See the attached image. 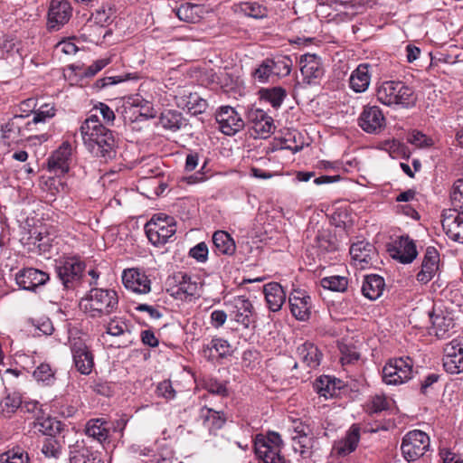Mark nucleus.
<instances>
[{
    "label": "nucleus",
    "mask_w": 463,
    "mask_h": 463,
    "mask_svg": "<svg viewBox=\"0 0 463 463\" xmlns=\"http://www.w3.org/2000/svg\"><path fill=\"white\" fill-rule=\"evenodd\" d=\"M350 254L353 260L360 264V269H364L373 265L375 248L369 242L358 241L352 244Z\"/></svg>",
    "instance_id": "26"
},
{
    "label": "nucleus",
    "mask_w": 463,
    "mask_h": 463,
    "mask_svg": "<svg viewBox=\"0 0 463 463\" xmlns=\"http://www.w3.org/2000/svg\"><path fill=\"white\" fill-rule=\"evenodd\" d=\"M267 117V113L260 109H250L248 111V119L251 124V127H254L259 124V122L263 121Z\"/></svg>",
    "instance_id": "62"
},
{
    "label": "nucleus",
    "mask_w": 463,
    "mask_h": 463,
    "mask_svg": "<svg viewBox=\"0 0 463 463\" xmlns=\"http://www.w3.org/2000/svg\"><path fill=\"white\" fill-rule=\"evenodd\" d=\"M109 62H110L109 59L97 60L91 65L88 66L83 71V72L81 73V76L87 77V78L93 77L99 71H100L103 68H105Z\"/></svg>",
    "instance_id": "60"
},
{
    "label": "nucleus",
    "mask_w": 463,
    "mask_h": 463,
    "mask_svg": "<svg viewBox=\"0 0 463 463\" xmlns=\"http://www.w3.org/2000/svg\"><path fill=\"white\" fill-rule=\"evenodd\" d=\"M269 64L274 76H288L291 71L292 60L288 56H281L269 59Z\"/></svg>",
    "instance_id": "45"
},
{
    "label": "nucleus",
    "mask_w": 463,
    "mask_h": 463,
    "mask_svg": "<svg viewBox=\"0 0 463 463\" xmlns=\"http://www.w3.org/2000/svg\"><path fill=\"white\" fill-rule=\"evenodd\" d=\"M90 114H97L99 117L101 115L107 124L113 123L116 118L114 111L107 104L101 102L91 109Z\"/></svg>",
    "instance_id": "59"
},
{
    "label": "nucleus",
    "mask_w": 463,
    "mask_h": 463,
    "mask_svg": "<svg viewBox=\"0 0 463 463\" xmlns=\"http://www.w3.org/2000/svg\"><path fill=\"white\" fill-rule=\"evenodd\" d=\"M450 201L454 207L463 210V178L454 182L450 190Z\"/></svg>",
    "instance_id": "55"
},
{
    "label": "nucleus",
    "mask_w": 463,
    "mask_h": 463,
    "mask_svg": "<svg viewBox=\"0 0 463 463\" xmlns=\"http://www.w3.org/2000/svg\"><path fill=\"white\" fill-rule=\"evenodd\" d=\"M107 334L112 336L120 337L117 342L112 344L118 348L128 347L131 343V332L128 328V325L120 320H111L107 326Z\"/></svg>",
    "instance_id": "29"
},
{
    "label": "nucleus",
    "mask_w": 463,
    "mask_h": 463,
    "mask_svg": "<svg viewBox=\"0 0 463 463\" xmlns=\"http://www.w3.org/2000/svg\"><path fill=\"white\" fill-rule=\"evenodd\" d=\"M80 133L88 149L105 161L115 158L117 142L113 132L107 128L97 114H90L81 124Z\"/></svg>",
    "instance_id": "1"
},
{
    "label": "nucleus",
    "mask_w": 463,
    "mask_h": 463,
    "mask_svg": "<svg viewBox=\"0 0 463 463\" xmlns=\"http://www.w3.org/2000/svg\"><path fill=\"white\" fill-rule=\"evenodd\" d=\"M159 124L165 129L171 131H177L184 126H186V120L182 116V113L177 110H165L161 113L159 118Z\"/></svg>",
    "instance_id": "33"
},
{
    "label": "nucleus",
    "mask_w": 463,
    "mask_h": 463,
    "mask_svg": "<svg viewBox=\"0 0 463 463\" xmlns=\"http://www.w3.org/2000/svg\"><path fill=\"white\" fill-rule=\"evenodd\" d=\"M218 128L227 136H233L244 127V121L238 112L230 106L221 107L215 114Z\"/></svg>",
    "instance_id": "11"
},
{
    "label": "nucleus",
    "mask_w": 463,
    "mask_h": 463,
    "mask_svg": "<svg viewBox=\"0 0 463 463\" xmlns=\"http://www.w3.org/2000/svg\"><path fill=\"white\" fill-rule=\"evenodd\" d=\"M283 441L280 435L269 431L266 436L257 435L254 442V450L260 463H286L281 455Z\"/></svg>",
    "instance_id": "4"
},
{
    "label": "nucleus",
    "mask_w": 463,
    "mask_h": 463,
    "mask_svg": "<svg viewBox=\"0 0 463 463\" xmlns=\"http://www.w3.org/2000/svg\"><path fill=\"white\" fill-rule=\"evenodd\" d=\"M439 260V255L438 250L434 247H428L422 260L421 269L434 276L438 269Z\"/></svg>",
    "instance_id": "47"
},
{
    "label": "nucleus",
    "mask_w": 463,
    "mask_h": 463,
    "mask_svg": "<svg viewBox=\"0 0 463 463\" xmlns=\"http://www.w3.org/2000/svg\"><path fill=\"white\" fill-rule=\"evenodd\" d=\"M443 214L442 228L449 239L463 243V212L456 209Z\"/></svg>",
    "instance_id": "19"
},
{
    "label": "nucleus",
    "mask_w": 463,
    "mask_h": 463,
    "mask_svg": "<svg viewBox=\"0 0 463 463\" xmlns=\"http://www.w3.org/2000/svg\"><path fill=\"white\" fill-rule=\"evenodd\" d=\"M71 160V146L69 142H64L48 158V169L50 172H53L56 175H63L69 171Z\"/></svg>",
    "instance_id": "16"
},
{
    "label": "nucleus",
    "mask_w": 463,
    "mask_h": 463,
    "mask_svg": "<svg viewBox=\"0 0 463 463\" xmlns=\"http://www.w3.org/2000/svg\"><path fill=\"white\" fill-rule=\"evenodd\" d=\"M429 315L431 320V331L430 334H434L438 338L449 336V331L455 326L453 318L449 316H445L443 313L436 314L430 312Z\"/></svg>",
    "instance_id": "28"
},
{
    "label": "nucleus",
    "mask_w": 463,
    "mask_h": 463,
    "mask_svg": "<svg viewBox=\"0 0 463 463\" xmlns=\"http://www.w3.org/2000/svg\"><path fill=\"white\" fill-rule=\"evenodd\" d=\"M237 12L255 19H261L268 15V9L257 2L240 3L237 6Z\"/></svg>",
    "instance_id": "37"
},
{
    "label": "nucleus",
    "mask_w": 463,
    "mask_h": 463,
    "mask_svg": "<svg viewBox=\"0 0 463 463\" xmlns=\"http://www.w3.org/2000/svg\"><path fill=\"white\" fill-rule=\"evenodd\" d=\"M376 282V274H369L364 277L361 291L364 297L370 300L376 299L373 283Z\"/></svg>",
    "instance_id": "56"
},
{
    "label": "nucleus",
    "mask_w": 463,
    "mask_h": 463,
    "mask_svg": "<svg viewBox=\"0 0 463 463\" xmlns=\"http://www.w3.org/2000/svg\"><path fill=\"white\" fill-rule=\"evenodd\" d=\"M71 353L77 371L81 374H90L94 366V359L91 351L86 344L81 341L73 343Z\"/></svg>",
    "instance_id": "17"
},
{
    "label": "nucleus",
    "mask_w": 463,
    "mask_h": 463,
    "mask_svg": "<svg viewBox=\"0 0 463 463\" xmlns=\"http://www.w3.org/2000/svg\"><path fill=\"white\" fill-rule=\"evenodd\" d=\"M189 255L199 262L207 260L208 248L204 242H200L190 250Z\"/></svg>",
    "instance_id": "61"
},
{
    "label": "nucleus",
    "mask_w": 463,
    "mask_h": 463,
    "mask_svg": "<svg viewBox=\"0 0 463 463\" xmlns=\"http://www.w3.org/2000/svg\"><path fill=\"white\" fill-rule=\"evenodd\" d=\"M445 371L451 374L463 373V342L453 339L443 349L442 358Z\"/></svg>",
    "instance_id": "12"
},
{
    "label": "nucleus",
    "mask_w": 463,
    "mask_h": 463,
    "mask_svg": "<svg viewBox=\"0 0 463 463\" xmlns=\"http://www.w3.org/2000/svg\"><path fill=\"white\" fill-rule=\"evenodd\" d=\"M37 382H42L45 385H52L55 381V373L50 364L43 363L36 367L33 373Z\"/></svg>",
    "instance_id": "48"
},
{
    "label": "nucleus",
    "mask_w": 463,
    "mask_h": 463,
    "mask_svg": "<svg viewBox=\"0 0 463 463\" xmlns=\"http://www.w3.org/2000/svg\"><path fill=\"white\" fill-rule=\"evenodd\" d=\"M292 315L301 321H306L310 317L311 298L302 291H295L288 298Z\"/></svg>",
    "instance_id": "23"
},
{
    "label": "nucleus",
    "mask_w": 463,
    "mask_h": 463,
    "mask_svg": "<svg viewBox=\"0 0 463 463\" xmlns=\"http://www.w3.org/2000/svg\"><path fill=\"white\" fill-rule=\"evenodd\" d=\"M261 99L268 101L273 108H279L287 96L285 89L281 87H273L269 89H261L260 91Z\"/></svg>",
    "instance_id": "38"
},
{
    "label": "nucleus",
    "mask_w": 463,
    "mask_h": 463,
    "mask_svg": "<svg viewBox=\"0 0 463 463\" xmlns=\"http://www.w3.org/2000/svg\"><path fill=\"white\" fill-rule=\"evenodd\" d=\"M49 274L34 268H25L15 275L16 284L23 289L35 291L49 280Z\"/></svg>",
    "instance_id": "15"
},
{
    "label": "nucleus",
    "mask_w": 463,
    "mask_h": 463,
    "mask_svg": "<svg viewBox=\"0 0 463 463\" xmlns=\"http://www.w3.org/2000/svg\"><path fill=\"white\" fill-rule=\"evenodd\" d=\"M297 353L301 362L310 369L317 368L323 356L318 347L308 341L300 345Z\"/></svg>",
    "instance_id": "27"
},
{
    "label": "nucleus",
    "mask_w": 463,
    "mask_h": 463,
    "mask_svg": "<svg viewBox=\"0 0 463 463\" xmlns=\"http://www.w3.org/2000/svg\"><path fill=\"white\" fill-rule=\"evenodd\" d=\"M378 101L387 106L411 109L416 105L417 95L412 87L402 80H383L378 86Z\"/></svg>",
    "instance_id": "3"
},
{
    "label": "nucleus",
    "mask_w": 463,
    "mask_h": 463,
    "mask_svg": "<svg viewBox=\"0 0 463 463\" xmlns=\"http://www.w3.org/2000/svg\"><path fill=\"white\" fill-rule=\"evenodd\" d=\"M22 404V398L19 393L13 392L7 393L5 398L0 402V413L6 418L11 417L13 413Z\"/></svg>",
    "instance_id": "41"
},
{
    "label": "nucleus",
    "mask_w": 463,
    "mask_h": 463,
    "mask_svg": "<svg viewBox=\"0 0 463 463\" xmlns=\"http://www.w3.org/2000/svg\"><path fill=\"white\" fill-rule=\"evenodd\" d=\"M185 106L192 115H198L206 110L208 103L204 99L199 97L197 94H190Z\"/></svg>",
    "instance_id": "49"
},
{
    "label": "nucleus",
    "mask_w": 463,
    "mask_h": 463,
    "mask_svg": "<svg viewBox=\"0 0 463 463\" xmlns=\"http://www.w3.org/2000/svg\"><path fill=\"white\" fill-rule=\"evenodd\" d=\"M348 282V278L345 276L333 275L321 279L320 285L325 289L343 293L347 290Z\"/></svg>",
    "instance_id": "39"
},
{
    "label": "nucleus",
    "mask_w": 463,
    "mask_h": 463,
    "mask_svg": "<svg viewBox=\"0 0 463 463\" xmlns=\"http://www.w3.org/2000/svg\"><path fill=\"white\" fill-rule=\"evenodd\" d=\"M0 463H30V458L25 450L15 447L0 455Z\"/></svg>",
    "instance_id": "43"
},
{
    "label": "nucleus",
    "mask_w": 463,
    "mask_h": 463,
    "mask_svg": "<svg viewBox=\"0 0 463 463\" xmlns=\"http://www.w3.org/2000/svg\"><path fill=\"white\" fill-rule=\"evenodd\" d=\"M411 377L412 363L409 357L390 359L383 368V382L388 385L402 384Z\"/></svg>",
    "instance_id": "7"
},
{
    "label": "nucleus",
    "mask_w": 463,
    "mask_h": 463,
    "mask_svg": "<svg viewBox=\"0 0 463 463\" xmlns=\"http://www.w3.org/2000/svg\"><path fill=\"white\" fill-rule=\"evenodd\" d=\"M122 282L126 288L138 294L148 293L151 289L150 279L145 273L136 269H129L123 271Z\"/></svg>",
    "instance_id": "20"
},
{
    "label": "nucleus",
    "mask_w": 463,
    "mask_h": 463,
    "mask_svg": "<svg viewBox=\"0 0 463 463\" xmlns=\"http://www.w3.org/2000/svg\"><path fill=\"white\" fill-rule=\"evenodd\" d=\"M233 353L230 343L221 337H213L208 344L203 345L202 354L209 362H219L231 356Z\"/></svg>",
    "instance_id": "18"
},
{
    "label": "nucleus",
    "mask_w": 463,
    "mask_h": 463,
    "mask_svg": "<svg viewBox=\"0 0 463 463\" xmlns=\"http://www.w3.org/2000/svg\"><path fill=\"white\" fill-rule=\"evenodd\" d=\"M389 255L402 264L411 263L417 257L416 245L408 236H401L386 245Z\"/></svg>",
    "instance_id": "13"
},
{
    "label": "nucleus",
    "mask_w": 463,
    "mask_h": 463,
    "mask_svg": "<svg viewBox=\"0 0 463 463\" xmlns=\"http://www.w3.org/2000/svg\"><path fill=\"white\" fill-rule=\"evenodd\" d=\"M313 387L320 396H324L325 398L336 395V390L340 388L336 386L335 379H332L327 375L317 378Z\"/></svg>",
    "instance_id": "36"
},
{
    "label": "nucleus",
    "mask_w": 463,
    "mask_h": 463,
    "mask_svg": "<svg viewBox=\"0 0 463 463\" xmlns=\"http://www.w3.org/2000/svg\"><path fill=\"white\" fill-rule=\"evenodd\" d=\"M300 71L308 84L324 74L321 60L317 54L306 53L299 58Z\"/></svg>",
    "instance_id": "22"
},
{
    "label": "nucleus",
    "mask_w": 463,
    "mask_h": 463,
    "mask_svg": "<svg viewBox=\"0 0 463 463\" xmlns=\"http://www.w3.org/2000/svg\"><path fill=\"white\" fill-rule=\"evenodd\" d=\"M55 115V109L53 106L49 104H44L40 107V109L34 111L33 118L32 121H28L26 126L30 127L32 124H37L40 122H44L48 118H53Z\"/></svg>",
    "instance_id": "51"
},
{
    "label": "nucleus",
    "mask_w": 463,
    "mask_h": 463,
    "mask_svg": "<svg viewBox=\"0 0 463 463\" xmlns=\"http://www.w3.org/2000/svg\"><path fill=\"white\" fill-rule=\"evenodd\" d=\"M274 76L272 73L269 59L264 60L259 66L252 71V77L259 83H266L269 78Z\"/></svg>",
    "instance_id": "50"
},
{
    "label": "nucleus",
    "mask_w": 463,
    "mask_h": 463,
    "mask_svg": "<svg viewBox=\"0 0 463 463\" xmlns=\"http://www.w3.org/2000/svg\"><path fill=\"white\" fill-rule=\"evenodd\" d=\"M56 273L64 288H74L80 281L85 263L78 257H65L56 264Z\"/></svg>",
    "instance_id": "6"
},
{
    "label": "nucleus",
    "mask_w": 463,
    "mask_h": 463,
    "mask_svg": "<svg viewBox=\"0 0 463 463\" xmlns=\"http://www.w3.org/2000/svg\"><path fill=\"white\" fill-rule=\"evenodd\" d=\"M359 440L360 428L356 424H354L343 439L335 441L332 448V454L344 458L355 450Z\"/></svg>",
    "instance_id": "21"
},
{
    "label": "nucleus",
    "mask_w": 463,
    "mask_h": 463,
    "mask_svg": "<svg viewBox=\"0 0 463 463\" xmlns=\"http://www.w3.org/2000/svg\"><path fill=\"white\" fill-rule=\"evenodd\" d=\"M407 141L420 148L430 147L433 145L430 137L418 130H412L409 133Z\"/></svg>",
    "instance_id": "54"
},
{
    "label": "nucleus",
    "mask_w": 463,
    "mask_h": 463,
    "mask_svg": "<svg viewBox=\"0 0 463 463\" xmlns=\"http://www.w3.org/2000/svg\"><path fill=\"white\" fill-rule=\"evenodd\" d=\"M203 388L210 393L222 397L228 396L226 385L214 378H209L204 382Z\"/></svg>",
    "instance_id": "53"
},
{
    "label": "nucleus",
    "mask_w": 463,
    "mask_h": 463,
    "mask_svg": "<svg viewBox=\"0 0 463 463\" xmlns=\"http://www.w3.org/2000/svg\"><path fill=\"white\" fill-rule=\"evenodd\" d=\"M169 288L167 292L175 298L182 299L188 296L193 297L197 292V283L192 281L191 276L184 272H176L167 279Z\"/></svg>",
    "instance_id": "14"
},
{
    "label": "nucleus",
    "mask_w": 463,
    "mask_h": 463,
    "mask_svg": "<svg viewBox=\"0 0 463 463\" xmlns=\"http://www.w3.org/2000/svg\"><path fill=\"white\" fill-rule=\"evenodd\" d=\"M273 118L269 116L267 117L263 121L259 122L254 127H251L252 130L260 137H268L275 128Z\"/></svg>",
    "instance_id": "57"
},
{
    "label": "nucleus",
    "mask_w": 463,
    "mask_h": 463,
    "mask_svg": "<svg viewBox=\"0 0 463 463\" xmlns=\"http://www.w3.org/2000/svg\"><path fill=\"white\" fill-rule=\"evenodd\" d=\"M199 417L210 434L213 435H216L227 421V416L222 411H215L207 406L201 409Z\"/></svg>",
    "instance_id": "24"
},
{
    "label": "nucleus",
    "mask_w": 463,
    "mask_h": 463,
    "mask_svg": "<svg viewBox=\"0 0 463 463\" xmlns=\"http://www.w3.org/2000/svg\"><path fill=\"white\" fill-rule=\"evenodd\" d=\"M118 304L113 289L93 288L80 301V307L91 318H100L113 313Z\"/></svg>",
    "instance_id": "2"
},
{
    "label": "nucleus",
    "mask_w": 463,
    "mask_h": 463,
    "mask_svg": "<svg viewBox=\"0 0 463 463\" xmlns=\"http://www.w3.org/2000/svg\"><path fill=\"white\" fill-rule=\"evenodd\" d=\"M72 15V7L68 0H52L47 13V27L52 31L60 30Z\"/></svg>",
    "instance_id": "9"
},
{
    "label": "nucleus",
    "mask_w": 463,
    "mask_h": 463,
    "mask_svg": "<svg viewBox=\"0 0 463 463\" xmlns=\"http://www.w3.org/2000/svg\"><path fill=\"white\" fill-rule=\"evenodd\" d=\"M213 243L217 254L232 255L236 245L231 235L224 231H217L213 235Z\"/></svg>",
    "instance_id": "31"
},
{
    "label": "nucleus",
    "mask_w": 463,
    "mask_h": 463,
    "mask_svg": "<svg viewBox=\"0 0 463 463\" xmlns=\"http://www.w3.org/2000/svg\"><path fill=\"white\" fill-rule=\"evenodd\" d=\"M263 293L267 306L271 312L281 309L286 301V292L278 282H269L263 286Z\"/></svg>",
    "instance_id": "25"
},
{
    "label": "nucleus",
    "mask_w": 463,
    "mask_h": 463,
    "mask_svg": "<svg viewBox=\"0 0 463 463\" xmlns=\"http://www.w3.org/2000/svg\"><path fill=\"white\" fill-rule=\"evenodd\" d=\"M226 319L227 314L223 310H214L211 314V323L216 328L223 326Z\"/></svg>",
    "instance_id": "63"
},
{
    "label": "nucleus",
    "mask_w": 463,
    "mask_h": 463,
    "mask_svg": "<svg viewBox=\"0 0 463 463\" xmlns=\"http://www.w3.org/2000/svg\"><path fill=\"white\" fill-rule=\"evenodd\" d=\"M38 430L43 435L49 436L48 438H54L56 434H59L62 429L63 424L55 419L46 418L42 421L38 422Z\"/></svg>",
    "instance_id": "46"
},
{
    "label": "nucleus",
    "mask_w": 463,
    "mask_h": 463,
    "mask_svg": "<svg viewBox=\"0 0 463 463\" xmlns=\"http://www.w3.org/2000/svg\"><path fill=\"white\" fill-rule=\"evenodd\" d=\"M61 450L60 442L54 438H46L42 447V452L48 458H57Z\"/></svg>",
    "instance_id": "52"
},
{
    "label": "nucleus",
    "mask_w": 463,
    "mask_h": 463,
    "mask_svg": "<svg viewBox=\"0 0 463 463\" xmlns=\"http://www.w3.org/2000/svg\"><path fill=\"white\" fill-rule=\"evenodd\" d=\"M359 126L367 133L376 131V106H366L361 113Z\"/></svg>",
    "instance_id": "40"
},
{
    "label": "nucleus",
    "mask_w": 463,
    "mask_h": 463,
    "mask_svg": "<svg viewBox=\"0 0 463 463\" xmlns=\"http://www.w3.org/2000/svg\"><path fill=\"white\" fill-rule=\"evenodd\" d=\"M235 307V321L241 324L245 328H248L252 323L251 317L253 316V306L251 302L244 297H238L236 299Z\"/></svg>",
    "instance_id": "32"
},
{
    "label": "nucleus",
    "mask_w": 463,
    "mask_h": 463,
    "mask_svg": "<svg viewBox=\"0 0 463 463\" xmlns=\"http://www.w3.org/2000/svg\"><path fill=\"white\" fill-rule=\"evenodd\" d=\"M174 217L155 214L145 225V232L149 241L155 246L165 245L176 232Z\"/></svg>",
    "instance_id": "5"
},
{
    "label": "nucleus",
    "mask_w": 463,
    "mask_h": 463,
    "mask_svg": "<svg viewBox=\"0 0 463 463\" xmlns=\"http://www.w3.org/2000/svg\"><path fill=\"white\" fill-rule=\"evenodd\" d=\"M141 340L144 345L150 347H156L159 344L158 339L151 330H145L141 333Z\"/></svg>",
    "instance_id": "64"
},
{
    "label": "nucleus",
    "mask_w": 463,
    "mask_h": 463,
    "mask_svg": "<svg viewBox=\"0 0 463 463\" xmlns=\"http://www.w3.org/2000/svg\"><path fill=\"white\" fill-rule=\"evenodd\" d=\"M106 425L107 421L103 419H90L86 423L85 433L99 442L105 441L109 437V430Z\"/></svg>",
    "instance_id": "34"
},
{
    "label": "nucleus",
    "mask_w": 463,
    "mask_h": 463,
    "mask_svg": "<svg viewBox=\"0 0 463 463\" xmlns=\"http://www.w3.org/2000/svg\"><path fill=\"white\" fill-rule=\"evenodd\" d=\"M156 393L158 397L172 400L175 397L176 392L170 380H164L157 384Z\"/></svg>",
    "instance_id": "58"
},
{
    "label": "nucleus",
    "mask_w": 463,
    "mask_h": 463,
    "mask_svg": "<svg viewBox=\"0 0 463 463\" xmlns=\"http://www.w3.org/2000/svg\"><path fill=\"white\" fill-rule=\"evenodd\" d=\"M370 84V75L367 64H360L351 74L349 79L350 88L361 93L365 91Z\"/></svg>",
    "instance_id": "30"
},
{
    "label": "nucleus",
    "mask_w": 463,
    "mask_h": 463,
    "mask_svg": "<svg viewBox=\"0 0 463 463\" xmlns=\"http://www.w3.org/2000/svg\"><path fill=\"white\" fill-rule=\"evenodd\" d=\"M24 118V115H15L2 126L3 137L14 140L16 137L21 136L22 123Z\"/></svg>",
    "instance_id": "42"
},
{
    "label": "nucleus",
    "mask_w": 463,
    "mask_h": 463,
    "mask_svg": "<svg viewBox=\"0 0 463 463\" xmlns=\"http://www.w3.org/2000/svg\"><path fill=\"white\" fill-rule=\"evenodd\" d=\"M430 448L429 436L420 430L409 431L402 439L401 449L407 461H415L424 455Z\"/></svg>",
    "instance_id": "8"
},
{
    "label": "nucleus",
    "mask_w": 463,
    "mask_h": 463,
    "mask_svg": "<svg viewBox=\"0 0 463 463\" xmlns=\"http://www.w3.org/2000/svg\"><path fill=\"white\" fill-rule=\"evenodd\" d=\"M113 13L114 12L111 7L105 8L102 6L98 9L81 27L80 31L82 37L90 42H93L95 37L99 38L102 34L104 26L109 23Z\"/></svg>",
    "instance_id": "10"
},
{
    "label": "nucleus",
    "mask_w": 463,
    "mask_h": 463,
    "mask_svg": "<svg viewBox=\"0 0 463 463\" xmlns=\"http://www.w3.org/2000/svg\"><path fill=\"white\" fill-rule=\"evenodd\" d=\"M312 434L304 433V435L292 437L293 449L298 452L303 458H307L311 454V448L313 444Z\"/></svg>",
    "instance_id": "44"
},
{
    "label": "nucleus",
    "mask_w": 463,
    "mask_h": 463,
    "mask_svg": "<svg viewBox=\"0 0 463 463\" xmlns=\"http://www.w3.org/2000/svg\"><path fill=\"white\" fill-rule=\"evenodd\" d=\"M378 149L385 150L392 158L408 159L411 156L408 146L396 139L381 142L378 144Z\"/></svg>",
    "instance_id": "35"
}]
</instances>
